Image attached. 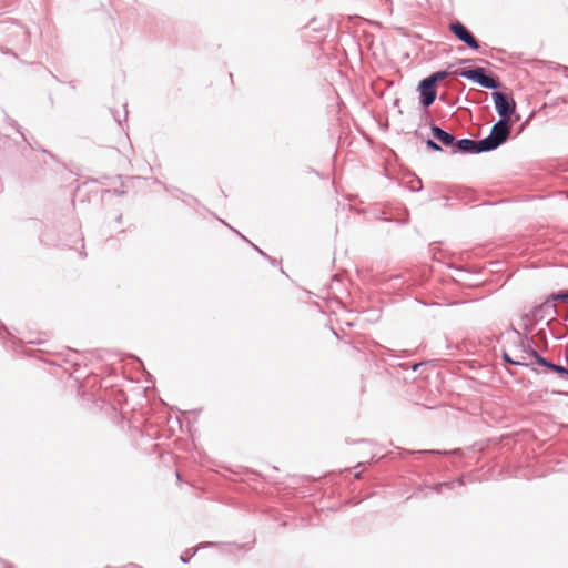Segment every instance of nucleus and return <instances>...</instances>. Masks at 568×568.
<instances>
[{
	"label": "nucleus",
	"mask_w": 568,
	"mask_h": 568,
	"mask_svg": "<svg viewBox=\"0 0 568 568\" xmlns=\"http://www.w3.org/2000/svg\"><path fill=\"white\" fill-rule=\"evenodd\" d=\"M514 338L510 345V352L516 357L517 366H529L527 359L535 358L538 364V356H541L534 347L532 339L527 335L520 333L518 329H511Z\"/></svg>",
	"instance_id": "nucleus-1"
},
{
	"label": "nucleus",
	"mask_w": 568,
	"mask_h": 568,
	"mask_svg": "<svg viewBox=\"0 0 568 568\" xmlns=\"http://www.w3.org/2000/svg\"><path fill=\"white\" fill-rule=\"evenodd\" d=\"M511 133V125L509 121L498 120L491 128L490 133L481 139L483 146L486 152H490L499 148L507 141Z\"/></svg>",
	"instance_id": "nucleus-2"
},
{
	"label": "nucleus",
	"mask_w": 568,
	"mask_h": 568,
	"mask_svg": "<svg viewBox=\"0 0 568 568\" xmlns=\"http://www.w3.org/2000/svg\"><path fill=\"white\" fill-rule=\"evenodd\" d=\"M457 75L470 80L485 89L496 90L499 88V82L496 78L486 73L481 67L474 69H460L456 72Z\"/></svg>",
	"instance_id": "nucleus-3"
},
{
	"label": "nucleus",
	"mask_w": 568,
	"mask_h": 568,
	"mask_svg": "<svg viewBox=\"0 0 568 568\" xmlns=\"http://www.w3.org/2000/svg\"><path fill=\"white\" fill-rule=\"evenodd\" d=\"M557 300H552V294L540 305L534 307L528 314L525 315V318L531 322H541L544 320L552 321L558 312L557 306L555 304Z\"/></svg>",
	"instance_id": "nucleus-4"
},
{
	"label": "nucleus",
	"mask_w": 568,
	"mask_h": 568,
	"mask_svg": "<svg viewBox=\"0 0 568 568\" xmlns=\"http://www.w3.org/2000/svg\"><path fill=\"white\" fill-rule=\"evenodd\" d=\"M491 98L494 100L496 111L499 115V120L510 122L511 115L516 108V102L514 99L499 91H494L491 93Z\"/></svg>",
	"instance_id": "nucleus-5"
},
{
	"label": "nucleus",
	"mask_w": 568,
	"mask_h": 568,
	"mask_svg": "<svg viewBox=\"0 0 568 568\" xmlns=\"http://www.w3.org/2000/svg\"><path fill=\"white\" fill-rule=\"evenodd\" d=\"M449 30L459 41L466 43L470 49L477 50L479 48V43L476 38L462 22H452L449 24Z\"/></svg>",
	"instance_id": "nucleus-6"
},
{
	"label": "nucleus",
	"mask_w": 568,
	"mask_h": 568,
	"mask_svg": "<svg viewBox=\"0 0 568 568\" xmlns=\"http://www.w3.org/2000/svg\"><path fill=\"white\" fill-rule=\"evenodd\" d=\"M481 140H471V139H460L455 140L454 149L452 150V153H462V154H479L484 153L485 148L481 145Z\"/></svg>",
	"instance_id": "nucleus-7"
},
{
	"label": "nucleus",
	"mask_w": 568,
	"mask_h": 568,
	"mask_svg": "<svg viewBox=\"0 0 568 568\" xmlns=\"http://www.w3.org/2000/svg\"><path fill=\"white\" fill-rule=\"evenodd\" d=\"M417 91L419 92L420 103L425 109L429 108L436 100V85L427 78L418 83Z\"/></svg>",
	"instance_id": "nucleus-8"
},
{
	"label": "nucleus",
	"mask_w": 568,
	"mask_h": 568,
	"mask_svg": "<svg viewBox=\"0 0 568 568\" xmlns=\"http://www.w3.org/2000/svg\"><path fill=\"white\" fill-rule=\"evenodd\" d=\"M430 131L433 136L436 140H438L443 145L449 146L452 148V150L454 149L456 138L452 133L443 130L436 124H433L430 126Z\"/></svg>",
	"instance_id": "nucleus-9"
},
{
	"label": "nucleus",
	"mask_w": 568,
	"mask_h": 568,
	"mask_svg": "<svg viewBox=\"0 0 568 568\" xmlns=\"http://www.w3.org/2000/svg\"><path fill=\"white\" fill-rule=\"evenodd\" d=\"M538 365L551 369L552 372L557 373L564 379H568V368L565 366L555 364L551 361H549L542 356H538Z\"/></svg>",
	"instance_id": "nucleus-10"
},
{
	"label": "nucleus",
	"mask_w": 568,
	"mask_h": 568,
	"mask_svg": "<svg viewBox=\"0 0 568 568\" xmlns=\"http://www.w3.org/2000/svg\"><path fill=\"white\" fill-rule=\"evenodd\" d=\"M455 485L462 486L463 485V480L462 479H457V480H454V481L439 483V484H436V485L433 486V490H435L436 493H442L443 488H450V487H453Z\"/></svg>",
	"instance_id": "nucleus-11"
},
{
	"label": "nucleus",
	"mask_w": 568,
	"mask_h": 568,
	"mask_svg": "<svg viewBox=\"0 0 568 568\" xmlns=\"http://www.w3.org/2000/svg\"><path fill=\"white\" fill-rule=\"evenodd\" d=\"M447 71H437L427 77V79L436 85L437 82L444 80L447 77Z\"/></svg>",
	"instance_id": "nucleus-12"
},
{
	"label": "nucleus",
	"mask_w": 568,
	"mask_h": 568,
	"mask_svg": "<svg viewBox=\"0 0 568 568\" xmlns=\"http://www.w3.org/2000/svg\"><path fill=\"white\" fill-rule=\"evenodd\" d=\"M511 354H513V353L510 352V349H509V351H507V349H505V348H504V349L501 351V357H503V359H504L506 363H508V364L516 365V357H515V356H511Z\"/></svg>",
	"instance_id": "nucleus-13"
},
{
	"label": "nucleus",
	"mask_w": 568,
	"mask_h": 568,
	"mask_svg": "<svg viewBox=\"0 0 568 568\" xmlns=\"http://www.w3.org/2000/svg\"><path fill=\"white\" fill-rule=\"evenodd\" d=\"M552 300H557L559 302H568V291L552 293Z\"/></svg>",
	"instance_id": "nucleus-14"
},
{
	"label": "nucleus",
	"mask_w": 568,
	"mask_h": 568,
	"mask_svg": "<svg viewBox=\"0 0 568 568\" xmlns=\"http://www.w3.org/2000/svg\"><path fill=\"white\" fill-rule=\"evenodd\" d=\"M426 146H427L429 150H432V151H436V152H439V151H442V150H443V149H442V146H440L438 143H436L434 140H432V139H428V140L426 141Z\"/></svg>",
	"instance_id": "nucleus-15"
},
{
	"label": "nucleus",
	"mask_w": 568,
	"mask_h": 568,
	"mask_svg": "<svg viewBox=\"0 0 568 568\" xmlns=\"http://www.w3.org/2000/svg\"><path fill=\"white\" fill-rule=\"evenodd\" d=\"M443 452L440 450H434V449H430V450H417V452H412V454H419V455H423V454H433V455H436V454H442Z\"/></svg>",
	"instance_id": "nucleus-16"
},
{
	"label": "nucleus",
	"mask_w": 568,
	"mask_h": 568,
	"mask_svg": "<svg viewBox=\"0 0 568 568\" xmlns=\"http://www.w3.org/2000/svg\"><path fill=\"white\" fill-rule=\"evenodd\" d=\"M194 554H195V551H192V552H191V550H187V551H185V552L181 556V560H182L183 562H187V561H189V559H190V557H191V556H193Z\"/></svg>",
	"instance_id": "nucleus-17"
},
{
	"label": "nucleus",
	"mask_w": 568,
	"mask_h": 568,
	"mask_svg": "<svg viewBox=\"0 0 568 568\" xmlns=\"http://www.w3.org/2000/svg\"><path fill=\"white\" fill-rule=\"evenodd\" d=\"M252 246H253V247L255 248V251H257L262 256H264V257H268V256L266 255V253H264V252H263L261 248H258L256 245L252 244Z\"/></svg>",
	"instance_id": "nucleus-18"
},
{
	"label": "nucleus",
	"mask_w": 568,
	"mask_h": 568,
	"mask_svg": "<svg viewBox=\"0 0 568 568\" xmlns=\"http://www.w3.org/2000/svg\"><path fill=\"white\" fill-rule=\"evenodd\" d=\"M113 116H114V120H115L119 124H121V121H122V120H121V118H120L119 113H118V112H116V113H114V114H113Z\"/></svg>",
	"instance_id": "nucleus-19"
},
{
	"label": "nucleus",
	"mask_w": 568,
	"mask_h": 568,
	"mask_svg": "<svg viewBox=\"0 0 568 568\" xmlns=\"http://www.w3.org/2000/svg\"><path fill=\"white\" fill-rule=\"evenodd\" d=\"M417 186H412L413 190L419 191L422 189V182L420 180L417 181Z\"/></svg>",
	"instance_id": "nucleus-20"
},
{
	"label": "nucleus",
	"mask_w": 568,
	"mask_h": 568,
	"mask_svg": "<svg viewBox=\"0 0 568 568\" xmlns=\"http://www.w3.org/2000/svg\"><path fill=\"white\" fill-rule=\"evenodd\" d=\"M524 329H525L527 333H530L531 327H530L529 325H525Z\"/></svg>",
	"instance_id": "nucleus-21"
},
{
	"label": "nucleus",
	"mask_w": 568,
	"mask_h": 568,
	"mask_svg": "<svg viewBox=\"0 0 568 568\" xmlns=\"http://www.w3.org/2000/svg\"><path fill=\"white\" fill-rule=\"evenodd\" d=\"M419 366H422V364H420V363L413 365V371L418 369V367H419Z\"/></svg>",
	"instance_id": "nucleus-22"
},
{
	"label": "nucleus",
	"mask_w": 568,
	"mask_h": 568,
	"mask_svg": "<svg viewBox=\"0 0 568 568\" xmlns=\"http://www.w3.org/2000/svg\"><path fill=\"white\" fill-rule=\"evenodd\" d=\"M237 234L242 237V240H244V241H247V242H248V240H247L244 235H242L241 233H237Z\"/></svg>",
	"instance_id": "nucleus-23"
},
{
	"label": "nucleus",
	"mask_w": 568,
	"mask_h": 568,
	"mask_svg": "<svg viewBox=\"0 0 568 568\" xmlns=\"http://www.w3.org/2000/svg\"><path fill=\"white\" fill-rule=\"evenodd\" d=\"M181 479V476L179 473H176V480H180Z\"/></svg>",
	"instance_id": "nucleus-24"
},
{
	"label": "nucleus",
	"mask_w": 568,
	"mask_h": 568,
	"mask_svg": "<svg viewBox=\"0 0 568 568\" xmlns=\"http://www.w3.org/2000/svg\"><path fill=\"white\" fill-rule=\"evenodd\" d=\"M126 115H128V112L125 111L124 114H123V120L126 119Z\"/></svg>",
	"instance_id": "nucleus-25"
}]
</instances>
